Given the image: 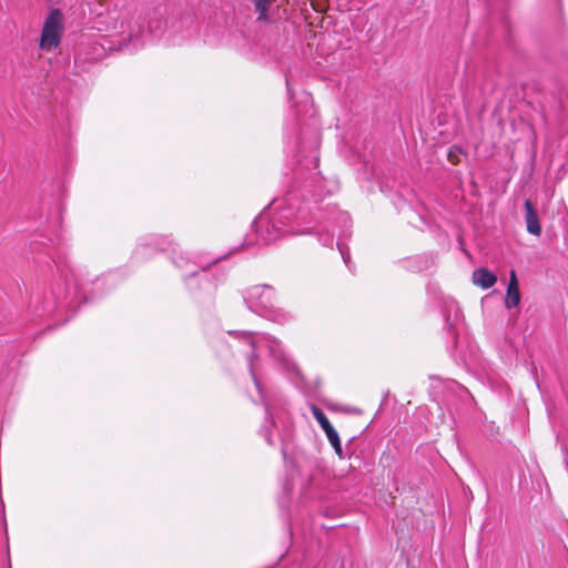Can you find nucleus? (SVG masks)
<instances>
[{"instance_id":"f257e3e1","label":"nucleus","mask_w":568,"mask_h":568,"mask_svg":"<svg viewBox=\"0 0 568 568\" xmlns=\"http://www.w3.org/2000/svg\"><path fill=\"white\" fill-rule=\"evenodd\" d=\"M97 23V29L110 38L104 40L109 44V50H136L143 45L144 26L130 11L109 12Z\"/></svg>"},{"instance_id":"f03ea898","label":"nucleus","mask_w":568,"mask_h":568,"mask_svg":"<svg viewBox=\"0 0 568 568\" xmlns=\"http://www.w3.org/2000/svg\"><path fill=\"white\" fill-rule=\"evenodd\" d=\"M239 338L250 348V353L247 354L250 374L257 392L260 393L261 402L265 406L266 416L270 417L272 416L270 405L264 395L263 386L258 377V357L264 352H267L274 358H280L282 355L281 342L270 335L251 332L239 333Z\"/></svg>"},{"instance_id":"7ed1b4c3","label":"nucleus","mask_w":568,"mask_h":568,"mask_svg":"<svg viewBox=\"0 0 568 568\" xmlns=\"http://www.w3.org/2000/svg\"><path fill=\"white\" fill-rule=\"evenodd\" d=\"M275 292L268 285H255L247 291L246 302L248 307L263 316L270 317L275 322L285 323L290 315L288 313L275 308L274 306Z\"/></svg>"},{"instance_id":"20e7f679","label":"nucleus","mask_w":568,"mask_h":568,"mask_svg":"<svg viewBox=\"0 0 568 568\" xmlns=\"http://www.w3.org/2000/svg\"><path fill=\"white\" fill-rule=\"evenodd\" d=\"M292 216L286 210L261 215L254 223L258 237L265 243H272L285 234L295 233L290 224Z\"/></svg>"},{"instance_id":"39448f33","label":"nucleus","mask_w":568,"mask_h":568,"mask_svg":"<svg viewBox=\"0 0 568 568\" xmlns=\"http://www.w3.org/2000/svg\"><path fill=\"white\" fill-rule=\"evenodd\" d=\"M62 31V14L58 9L52 10L44 21L40 48L44 51H51L57 48L60 44Z\"/></svg>"},{"instance_id":"423d86ee","label":"nucleus","mask_w":568,"mask_h":568,"mask_svg":"<svg viewBox=\"0 0 568 568\" xmlns=\"http://www.w3.org/2000/svg\"><path fill=\"white\" fill-rule=\"evenodd\" d=\"M106 45L98 41H91L87 44L82 43L78 53L77 60L84 62H94L102 59L105 55Z\"/></svg>"},{"instance_id":"0eeeda50","label":"nucleus","mask_w":568,"mask_h":568,"mask_svg":"<svg viewBox=\"0 0 568 568\" xmlns=\"http://www.w3.org/2000/svg\"><path fill=\"white\" fill-rule=\"evenodd\" d=\"M525 221L528 233L539 236L541 234V226L539 223L538 214L530 200H526L525 204Z\"/></svg>"},{"instance_id":"6e6552de","label":"nucleus","mask_w":568,"mask_h":568,"mask_svg":"<svg viewBox=\"0 0 568 568\" xmlns=\"http://www.w3.org/2000/svg\"><path fill=\"white\" fill-rule=\"evenodd\" d=\"M520 302V292L518 286V281L516 276V272L511 270L510 278L506 291L505 306L507 308L515 307Z\"/></svg>"},{"instance_id":"1a4fd4ad","label":"nucleus","mask_w":568,"mask_h":568,"mask_svg":"<svg viewBox=\"0 0 568 568\" xmlns=\"http://www.w3.org/2000/svg\"><path fill=\"white\" fill-rule=\"evenodd\" d=\"M497 282V276L485 267L473 272V283L484 290L490 288Z\"/></svg>"},{"instance_id":"9d476101","label":"nucleus","mask_w":568,"mask_h":568,"mask_svg":"<svg viewBox=\"0 0 568 568\" xmlns=\"http://www.w3.org/2000/svg\"><path fill=\"white\" fill-rule=\"evenodd\" d=\"M194 27H195V19L193 17V14H191V13L183 14L180 18L179 22L172 21L170 24V28L172 29L173 32L189 31L190 29H192Z\"/></svg>"},{"instance_id":"9b49d317","label":"nucleus","mask_w":568,"mask_h":568,"mask_svg":"<svg viewBox=\"0 0 568 568\" xmlns=\"http://www.w3.org/2000/svg\"><path fill=\"white\" fill-rule=\"evenodd\" d=\"M146 20V29L151 34L156 36L162 27L161 13L159 11H151L144 18Z\"/></svg>"},{"instance_id":"f8f14e48","label":"nucleus","mask_w":568,"mask_h":568,"mask_svg":"<svg viewBox=\"0 0 568 568\" xmlns=\"http://www.w3.org/2000/svg\"><path fill=\"white\" fill-rule=\"evenodd\" d=\"M312 413H313L314 418L321 425V427L324 430V433H327L328 429L333 428V426L331 425L328 418L326 417V415L324 414V412L321 408H318L317 406L313 405L312 406Z\"/></svg>"},{"instance_id":"ddd939ff","label":"nucleus","mask_w":568,"mask_h":568,"mask_svg":"<svg viewBox=\"0 0 568 568\" xmlns=\"http://www.w3.org/2000/svg\"><path fill=\"white\" fill-rule=\"evenodd\" d=\"M325 434H326L328 442L334 447L335 453L339 456V458H343L344 455H343V450H342L339 436H338L337 432L335 430V428L333 427L332 429H328L327 433H325Z\"/></svg>"},{"instance_id":"4468645a","label":"nucleus","mask_w":568,"mask_h":568,"mask_svg":"<svg viewBox=\"0 0 568 568\" xmlns=\"http://www.w3.org/2000/svg\"><path fill=\"white\" fill-rule=\"evenodd\" d=\"M271 6V0H255V11L258 13L257 20L258 21H267L268 16L267 11Z\"/></svg>"},{"instance_id":"2eb2a0df","label":"nucleus","mask_w":568,"mask_h":568,"mask_svg":"<svg viewBox=\"0 0 568 568\" xmlns=\"http://www.w3.org/2000/svg\"><path fill=\"white\" fill-rule=\"evenodd\" d=\"M171 253H172L173 263L176 264V266L182 267L183 264L187 263L186 258H184L181 255L182 252L178 245H173V247L171 248Z\"/></svg>"},{"instance_id":"dca6fc26","label":"nucleus","mask_w":568,"mask_h":568,"mask_svg":"<svg viewBox=\"0 0 568 568\" xmlns=\"http://www.w3.org/2000/svg\"><path fill=\"white\" fill-rule=\"evenodd\" d=\"M339 251H341V254H342V257H343V260H344L345 264H346V265H348V262H349V255H348V254H346L342 248H339Z\"/></svg>"},{"instance_id":"f3484780","label":"nucleus","mask_w":568,"mask_h":568,"mask_svg":"<svg viewBox=\"0 0 568 568\" xmlns=\"http://www.w3.org/2000/svg\"><path fill=\"white\" fill-rule=\"evenodd\" d=\"M265 439H266V442H267L270 445H272V444H273L272 438H271V436H270V434H268V433H266V434H265Z\"/></svg>"}]
</instances>
